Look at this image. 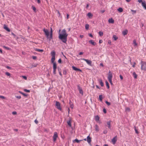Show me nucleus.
<instances>
[{
	"instance_id": "nucleus-35",
	"label": "nucleus",
	"mask_w": 146,
	"mask_h": 146,
	"mask_svg": "<svg viewBox=\"0 0 146 146\" xmlns=\"http://www.w3.org/2000/svg\"><path fill=\"white\" fill-rule=\"evenodd\" d=\"M99 34L100 36H102L103 35V33L101 31L99 32Z\"/></svg>"
},
{
	"instance_id": "nucleus-15",
	"label": "nucleus",
	"mask_w": 146,
	"mask_h": 146,
	"mask_svg": "<svg viewBox=\"0 0 146 146\" xmlns=\"http://www.w3.org/2000/svg\"><path fill=\"white\" fill-rule=\"evenodd\" d=\"M4 29L6 30L8 32H9L10 31V29L9 28L5 25H4Z\"/></svg>"
},
{
	"instance_id": "nucleus-25",
	"label": "nucleus",
	"mask_w": 146,
	"mask_h": 146,
	"mask_svg": "<svg viewBox=\"0 0 146 146\" xmlns=\"http://www.w3.org/2000/svg\"><path fill=\"white\" fill-rule=\"evenodd\" d=\"M133 75L134 76V77L136 79L137 78V75L136 74L135 72H134L133 73Z\"/></svg>"
},
{
	"instance_id": "nucleus-3",
	"label": "nucleus",
	"mask_w": 146,
	"mask_h": 146,
	"mask_svg": "<svg viewBox=\"0 0 146 146\" xmlns=\"http://www.w3.org/2000/svg\"><path fill=\"white\" fill-rule=\"evenodd\" d=\"M51 55L52 56V58L51 59V62H53L55 60V54L56 53L54 50L52 51L51 52Z\"/></svg>"
},
{
	"instance_id": "nucleus-39",
	"label": "nucleus",
	"mask_w": 146,
	"mask_h": 146,
	"mask_svg": "<svg viewBox=\"0 0 146 146\" xmlns=\"http://www.w3.org/2000/svg\"><path fill=\"white\" fill-rule=\"evenodd\" d=\"M131 11L133 13L132 14L133 15L134 14H135L136 12V10H133L131 9Z\"/></svg>"
},
{
	"instance_id": "nucleus-21",
	"label": "nucleus",
	"mask_w": 146,
	"mask_h": 146,
	"mask_svg": "<svg viewBox=\"0 0 146 146\" xmlns=\"http://www.w3.org/2000/svg\"><path fill=\"white\" fill-rule=\"evenodd\" d=\"M87 16L90 18L91 19L93 16V15L91 13H88L87 14Z\"/></svg>"
},
{
	"instance_id": "nucleus-38",
	"label": "nucleus",
	"mask_w": 146,
	"mask_h": 146,
	"mask_svg": "<svg viewBox=\"0 0 146 146\" xmlns=\"http://www.w3.org/2000/svg\"><path fill=\"white\" fill-rule=\"evenodd\" d=\"M133 43L134 44L135 46H137V44L136 42V40L135 39H134L133 40Z\"/></svg>"
},
{
	"instance_id": "nucleus-29",
	"label": "nucleus",
	"mask_w": 146,
	"mask_h": 146,
	"mask_svg": "<svg viewBox=\"0 0 146 146\" xmlns=\"http://www.w3.org/2000/svg\"><path fill=\"white\" fill-rule=\"evenodd\" d=\"M113 38L114 39V40H116L118 38V37L117 36L115 35H113Z\"/></svg>"
},
{
	"instance_id": "nucleus-20",
	"label": "nucleus",
	"mask_w": 146,
	"mask_h": 146,
	"mask_svg": "<svg viewBox=\"0 0 146 146\" xmlns=\"http://www.w3.org/2000/svg\"><path fill=\"white\" fill-rule=\"evenodd\" d=\"M128 32V31L127 30H126L125 31H123L122 32V34L124 35L125 36V35H126Z\"/></svg>"
},
{
	"instance_id": "nucleus-13",
	"label": "nucleus",
	"mask_w": 146,
	"mask_h": 146,
	"mask_svg": "<svg viewBox=\"0 0 146 146\" xmlns=\"http://www.w3.org/2000/svg\"><path fill=\"white\" fill-rule=\"evenodd\" d=\"M111 121H108L106 122L107 126L108 127L111 129Z\"/></svg>"
},
{
	"instance_id": "nucleus-30",
	"label": "nucleus",
	"mask_w": 146,
	"mask_h": 146,
	"mask_svg": "<svg viewBox=\"0 0 146 146\" xmlns=\"http://www.w3.org/2000/svg\"><path fill=\"white\" fill-rule=\"evenodd\" d=\"M134 128L136 133L137 134H138L139 133V132L138 131V129H136V127L135 126H134Z\"/></svg>"
},
{
	"instance_id": "nucleus-58",
	"label": "nucleus",
	"mask_w": 146,
	"mask_h": 146,
	"mask_svg": "<svg viewBox=\"0 0 146 146\" xmlns=\"http://www.w3.org/2000/svg\"><path fill=\"white\" fill-rule=\"evenodd\" d=\"M23 78L25 80L27 79V77L25 76H23Z\"/></svg>"
},
{
	"instance_id": "nucleus-51",
	"label": "nucleus",
	"mask_w": 146,
	"mask_h": 146,
	"mask_svg": "<svg viewBox=\"0 0 146 146\" xmlns=\"http://www.w3.org/2000/svg\"><path fill=\"white\" fill-rule=\"evenodd\" d=\"M58 63H61L62 62V60H61V58H60L58 61Z\"/></svg>"
},
{
	"instance_id": "nucleus-55",
	"label": "nucleus",
	"mask_w": 146,
	"mask_h": 146,
	"mask_svg": "<svg viewBox=\"0 0 146 146\" xmlns=\"http://www.w3.org/2000/svg\"><path fill=\"white\" fill-rule=\"evenodd\" d=\"M105 12V10H102L100 11V12L102 13H103Z\"/></svg>"
},
{
	"instance_id": "nucleus-45",
	"label": "nucleus",
	"mask_w": 146,
	"mask_h": 146,
	"mask_svg": "<svg viewBox=\"0 0 146 146\" xmlns=\"http://www.w3.org/2000/svg\"><path fill=\"white\" fill-rule=\"evenodd\" d=\"M3 47L7 49V50H9L10 49V48H9V47H7L4 46H3Z\"/></svg>"
},
{
	"instance_id": "nucleus-24",
	"label": "nucleus",
	"mask_w": 146,
	"mask_h": 146,
	"mask_svg": "<svg viewBox=\"0 0 146 146\" xmlns=\"http://www.w3.org/2000/svg\"><path fill=\"white\" fill-rule=\"evenodd\" d=\"M64 34H67L66 33V30L65 29H63L62 31V33L61 34H62V35H63Z\"/></svg>"
},
{
	"instance_id": "nucleus-44",
	"label": "nucleus",
	"mask_w": 146,
	"mask_h": 146,
	"mask_svg": "<svg viewBox=\"0 0 146 146\" xmlns=\"http://www.w3.org/2000/svg\"><path fill=\"white\" fill-rule=\"evenodd\" d=\"M15 97L16 98H18V99H20L21 98V97L20 96H15Z\"/></svg>"
},
{
	"instance_id": "nucleus-64",
	"label": "nucleus",
	"mask_w": 146,
	"mask_h": 146,
	"mask_svg": "<svg viewBox=\"0 0 146 146\" xmlns=\"http://www.w3.org/2000/svg\"><path fill=\"white\" fill-rule=\"evenodd\" d=\"M108 43L110 44H111V42L110 40H108Z\"/></svg>"
},
{
	"instance_id": "nucleus-41",
	"label": "nucleus",
	"mask_w": 146,
	"mask_h": 146,
	"mask_svg": "<svg viewBox=\"0 0 146 146\" xmlns=\"http://www.w3.org/2000/svg\"><path fill=\"white\" fill-rule=\"evenodd\" d=\"M32 7L33 8V9L34 10V11L36 12V8L35 7L33 6H32Z\"/></svg>"
},
{
	"instance_id": "nucleus-11",
	"label": "nucleus",
	"mask_w": 146,
	"mask_h": 146,
	"mask_svg": "<svg viewBox=\"0 0 146 146\" xmlns=\"http://www.w3.org/2000/svg\"><path fill=\"white\" fill-rule=\"evenodd\" d=\"M117 139V136H116L114 137L113 139H112L111 141L113 144H114L115 143Z\"/></svg>"
},
{
	"instance_id": "nucleus-6",
	"label": "nucleus",
	"mask_w": 146,
	"mask_h": 146,
	"mask_svg": "<svg viewBox=\"0 0 146 146\" xmlns=\"http://www.w3.org/2000/svg\"><path fill=\"white\" fill-rule=\"evenodd\" d=\"M82 60L85 61L87 63V64L89 65H90V66H92V62L91 61L84 58H83L82 59Z\"/></svg>"
},
{
	"instance_id": "nucleus-26",
	"label": "nucleus",
	"mask_w": 146,
	"mask_h": 146,
	"mask_svg": "<svg viewBox=\"0 0 146 146\" xmlns=\"http://www.w3.org/2000/svg\"><path fill=\"white\" fill-rule=\"evenodd\" d=\"M99 82L101 86L103 87L104 86V84L102 82V79H100L99 80Z\"/></svg>"
},
{
	"instance_id": "nucleus-52",
	"label": "nucleus",
	"mask_w": 146,
	"mask_h": 146,
	"mask_svg": "<svg viewBox=\"0 0 146 146\" xmlns=\"http://www.w3.org/2000/svg\"><path fill=\"white\" fill-rule=\"evenodd\" d=\"M22 94L23 95V96H25V97H27V96H28L27 94H25L23 93Z\"/></svg>"
},
{
	"instance_id": "nucleus-27",
	"label": "nucleus",
	"mask_w": 146,
	"mask_h": 146,
	"mask_svg": "<svg viewBox=\"0 0 146 146\" xmlns=\"http://www.w3.org/2000/svg\"><path fill=\"white\" fill-rule=\"evenodd\" d=\"M95 130L97 132L99 131V127L97 125H95Z\"/></svg>"
},
{
	"instance_id": "nucleus-12",
	"label": "nucleus",
	"mask_w": 146,
	"mask_h": 146,
	"mask_svg": "<svg viewBox=\"0 0 146 146\" xmlns=\"http://www.w3.org/2000/svg\"><path fill=\"white\" fill-rule=\"evenodd\" d=\"M52 63H53V69H57V65L55 62H54V61L53 62H51Z\"/></svg>"
},
{
	"instance_id": "nucleus-1",
	"label": "nucleus",
	"mask_w": 146,
	"mask_h": 146,
	"mask_svg": "<svg viewBox=\"0 0 146 146\" xmlns=\"http://www.w3.org/2000/svg\"><path fill=\"white\" fill-rule=\"evenodd\" d=\"M68 34H64L63 35L59 33L58 38L63 42L65 43L67 41V38Z\"/></svg>"
},
{
	"instance_id": "nucleus-19",
	"label": "nucleus",
	"mask_w": 146,
	"mask_h": 146,
	"mask_svg": "<svg viewBox=\"0 0 146 146\" xmlns=\"http://www.w3.org/2000/svg\"><path fill=\"white\" fill-rule=\"evenodd\" d=\"M108 22L109 23H113L114 22V21L112 18H110L108 20Z\"/></svg>"
},
{
	"instance_id": "nucleus-56",
	"label": "nucleus",
	"mask_w": 146,
	"mask_h": 146,
	"mask_svg": "<svg viewBox=\"0 0 146 146\" xmlns=\"http://www.w3.org/2000/svg\"><path fill=\"white\" fill-rule=\"evenodd\" d=\"M6 68H7V69H11V68L8 66H6Z\"/></svg>"
},
{
	"instance_id": "nucleus-28",
	"label": "nucleus",
	"mask_w": 146,
	"mask_h": 146,
	"mask_svg": "<svg viewBox=\"0 0 146 146\" xmlns=\"http://www.w3.org/2000/svg\"><path fill=\"white\" fill-rule=\"evenodd\" d=\"M106 85L108 89H109L110 88V86L109 85V84L108 82L107 81H106Z\"/></svg>"
},
{
	"instance_id": "nucleus-8",
	"label": "nucleus",
	"mask_w": 146,
	"mask_h": 146,
	"mask_svg": "<svg viewBox=\"0 0 146 146\" xmlns=\"http://www.w3.org/2000/svg\"><path fill=\"white\" fill-rule=\"evenodd\" d=\"M77 87L79 91V93L83 95V91L82 88L79 85L77 86Z\"/></svg>"
},
{
	"instance_id": "nucleus-4",
	"label": "nucleus",
	"mask_w": 146,
	"mask_h": 146,
	"mask_svg": "<svg viewBox=\"0 0 146 146\" xmlns=\"http://www.w3.org/2000/svg\"><path fill=\"white\" fill-rule=\"evenodd\" d=\"M47 38L48 39L49 41H50L51 39L52 38V31L51 28L50 36H48Z\"/></svg>"
},
{
	"instance_id": "nucleus-18",
	"label": "nucleus",
	"mask_w": 146,
	"mask_h": 146,
	"mask_svg": "<svg viewBox=\"0 0 146 146\" xmlns=\"http://www.w3.org/2000/svg\"><path fill=\"white\" fill-rule=\"evenodd\" d=\"M86 139L88 143H90L91 141V139L89 136H87V137Z\"/></svg>"
},
{
	"instance_id": "nucleus-42",
	"label": "nucleus",
	"mask_w": 146,
	"mask_h": 146,
	"mask_svg": "<svg viewBox=\"0 0 146 146\" xmlns=\"http://www.w3.org/2000/svg\"><path fill=\"white\" fill-rule=\"evenodd\" d=\"M63 74L64 75H66L67 74V71L66 70H63Z\"/></svg>"
},
{
	"instance_id": "nucleus-46",
	"label": "nucleus",
	"mask_w": 146,
	"mask_h": 146,
	"mask_svg": "<svg viewBox=\"0 0 146 146\" xmlns=\"http://www.w3.org/2000/svg\"><path fill=\"white\" fill-rule=\"evenodd\" d=\"M53 69V74H55L56 73V69Z\"/></svg>"
},
{
	"instance_id": "nucleus-36",
	"label": "nucleus",
	"mask_w": 146,
	"mask_h": 146,
	"mask_svg": "<svg viewBox=\"0 0 146 146\" xmlns=\"http://www.w3.org/2000/svg\"><path fill=\"white\" fill-rule=\"evenodd\" d=\"M105 103L108 106H110L111 105V103L110 102H108V101H106Z\"/></svg>"
},
{
	"instance_id": "nucleus-57",
	"label": "nucleus",
	"mask_w": 146,
	"mask_h": 146,
	"mask_svg": "<svg viewBox=\"0 0 146 146\" xmlns=\"http://www.w3.org/2000/svg\"><path fill=\"white\" fill-rule=\"evenodd\" d=\"M12 113L13 115H15V114H16L17 113L16 111H13Z\"/></svg>"
},
{
	"instance_id": "nucleus-23",
	"label": "nucleus",
	"mask_w": 146,
	"mask_h": 146,
	"mask_svg": "<svg viewBox=\"0 0 146 146\" xmlns=\"http://www.w3.org/2000/svg\"><path fill=\"white\" fill-rule=\"evenodd\" d=\"M95 120L96 121H98L99 120L100 117L98 115H96L95 117Z\"/></svg>"
},
{
	"instance_id": "nucleus-48",
	"label": "nucleus",
	"mask_w": 146,
	"mask_h": 146,
	"mask_svg": "<svg viewBox=\"0 0 146 146\" xmlns=\"http://www.w3.org/2000/svg\"><path fill=\"white\" fill-rule=\"evenodd\" d=\"M0 98L3 99H5V98L4 96H0Z\"/></svg>"
},
{
	"instance_id": "nucleus-49",
	"label": "nucleus",
	"mask_w": 146,
	"mask_h": 146,
	"mask_svg": "<svg viewBox=\"0 0 146 146\" xmlns=\"http://www.w3.org/2000/svg\"><path fill=\"white\" fill-rule=\"evenodd\" d=\"M108 80H109L110 83L111 84V85H113V83H112V79Z\"/></svg>"
},
{
	"instance_id": "nucleus-9",
	"label": "nucleus",
	"mask_w": 146,
	"mask_h": 146,
	"mask_svg": "<svg viewBox=\"0 0 146 146\" xmlns=\"http://www.w3.org/2000/svg\"><path fill=\"white\" fill-rule=\"evenodd\" d=\"M113 77V74L112 73H111L110 71H109L108 74V80L112 79Z\"/></svg>"
},
{
	"instance_id": "nucleus-61",
	"label": "nucleus",
	"mask_w": 146,
	"mask_h": 146,
	"mask_svg": "<svg viewBox=\"0 0 146 146\" xmlns=\"http://www.w3.org/2000/svg\"><path fill=\"white\" fill-rule=\"evenodd\" d=\"M119 77H120V79L121 80H123V76H122L121 75H120V76H119Z\"/></svg>"
},
{
	"instance_id": "nucleus-17",
	"label": "nucleus",
	"mask_w": 146,
	"mask_h": 146,
	"mask_svg": "<svg viewBox=\"0 0 146 146\" xmlns=\"http://www.w3.org/2000/svg\"><path fill=\"white\" fill-rule=\"evenodd\" d=\"M89 42L94 46H95L96 44V43L94 42L93 40H89Z\"/></svg>"
},
{
	"instance_id": "nucleus-5",
	"label": "nucleus",
	"mask_w": 146,
	"mask_h": 146,
	"mask_svg": "<svg viewBox=\"0 0 146 146\" xmlns=\"http://www.w3.org/2000/svg\"><path fill=\"white\" fill-rule=\"evenodd\" d=\"M58 137V135L57 133L56 132H55L54 133V135L53 137V140L54 141H55L56 140L57 138Z\"/></svg>"
},
{
	"instance_id": "nucleus-50",
	"label": "nucleus",
	"mask_w": 146,
	"mask_h": 146,
	"mask_svg": "<svg viewBox=\"0 0 146 146\" xmlns=\"http://www.w3.org/2000/svg\"><path fill=\"white\" fill-rule=\"evenodd\" d=\"M32 58L34 60H36V58H37V57H36V56H32Z\"/></svg>"
},
{
	"instance_id": "nucleus-63",
	"label": "nucleus",
	"mask_w": 146,
	"mask_h": 146,
	"mask_svg": "<svg viewBox=\"0 0 146 146\" xmlns=\"http://www.w3.org/2000/svg\"><path fill=\"white\" fill-rule=\"evenodd\" d=\"M103 42V41L102 40H100L99 41V43L100 44L101 43Z\"/></svg>"
},
{
	"instance_id": "nucleus-7",
	"label": "nucleus",
	"mask_w": 146,
	"mask_h": 146,
	"mask_svg": "<svg viewBox=\"0 0 146 146\" xmlns=\"http://www.w3.org/2000/svg\"><path fill=\"white\" fill-rule=\"evenodd\" d=\"M56 108L57 109H58L60 110H61L62 109L60 106V104L59 102L57 101L56 102Z\"/></svg>"
},
{
	"instance_id": "nucleus-59",
	"label": "nucleus",
	"mask_w": 146,
	"mask_h": 146,
	"mask_svg": "<svg viewBox=\"0 0 146 146\" xmlns=\"http://www.w3.org/2000/svg\"><path fill=\"white\" fill-rule=\"evenodd\" d=\"M89 36L91 37H93V35L91 34H89Z\"/></svg>"
},
{
	"instance_id": "nucleus-62",
	"label": "nucleus",
	"mask_w": 146,
	"mask_h": 146,
	"mask_svg": "<svg viewBox=\"0 0 146 146\" xmlns=\"http://www.w3.org/2000/svg\"><path fill=\"white\" fill-rule=\"evenodd\" d=\"M11 34L13 35L14 36V37L15 38L16 36V35H15L14 33H11Z\"/></svg>"
},
{
	"instance_id": "nucleus-43",
	"label": "nucleus",
	"mask_w": 146,
	"mask_h": 146,
	"mask_svg": "<svg viewBox=\"0 0 146 146\" xmlns=\"http://www.w3.org/2000/svg\"><path fill=\"white\" fill-rule=\"evenodd\" d=\"M24 91L25 92H30V90H27L26 89H24Z\"/></svg>"
},
{
	"instance_id": "nucleus-40",
	"label": "nucleus",
	"mask_w": 146,
	"mask_h": 146,
	"mask_svg": "<svg viewBox=\"0 0 146 146\" xmlns=\"http://www.w3.org/2000/svg\"><path fill=\"white\" fill-rule=\"evenodd\" d=\"M5 74L7 76H10L11 75L8 72H6L5 73Z\"/></svg>"
},
{
	"instance_id": "nucleus-31",
	"label": "nucleus",
	"mask_w": 146,
	"mask_h": 146,
	"mask_svg": "<svg viewBox=\"0 0 146 146\" xmlns=\"http://www.w3.org/2000/svg\"><path fill=\"white\" fill-rule=\"evenodd\" d=\"M117 10L120 13L122 12L123 11V9L121 7L119 8Z\"/></svg>"
},
{
	"instance_id": "nucleus-16",
	"label": "nucleus",
	"mask_w": 146,
	"mask_h": 146,
	"mask_svg": "<svg viewBox=\"0 0 146 146\" xmlns=\"http://www.w3.org/2000/svg\"><path fill=\"white\" fill-rule=\"evenodd\" d=\"M82 141V140H79L78 139H76L74 140H73V142L74 143H80V141Z\"/></svg>"
},
{
	"instance_id": "nucleus-10",
	"label": "nucleus",
	"mask_w": 146,
	"mask_h": 146,
	"mask_svg": "<svg viewBox=\"0 0 146 146\" xmlns=\"http://www.w3.org/2000/svg\"><path fill=\"white\" fill-rule=\"evenodd\" d=\"M43 31L44 32L45 35L46 36V37H48L49 35V32L47 29H46L44 28Z\"/></svg>"
},
{
	"instance_id": "nucleus-47",
	"label": "nucleus",
	"mask_w": 146,
	"mask_h": 146,
	"mask_svg": "<svg viewBox=\"0 0 146 146\" xmlns=\"http://www.w3.org/2000/svg\"><path fill=\"white\" fill-rule=\"evenodd\" d=\"M103 111L105 113H106L107 112L105 108L103 109Z\"/></svg>"
},
{
	"instance_id": "nucleus-54",
	"label": "nucleus",
	"mask_w": 146,
	"mask_h": 146,
	"mask_svg": "<svg viewBox=\"0 0 146 146\" xmlns=\"http://www.w3.org/2000/svg\"><path fill=\"white\" fill-rule=\"evenodd\" d=\"M70 107L72 108L73 109V108L74 106L72 104H70Z\"/></svg>"
},
{
	"instance_id": "nucleus-37",
	"label": "nucleus",
	"mask_w": 146,
	"mask_h": 146,
	"mask_svg": "<svg viewBox=\"0 0 146 146\" xmlns=\"http://www.w3.org/2000/svg\"><path fill=\"white\" fill-rule=\"evenodd\" d=\"M67 123H68V125L69 126H70V127H71V123L70 121L69 120L67 122Z\"/></svg>"
},
{
	"instance_id": "nucleus-14",
	"label": "nucleus",
	"mask_w": 146,
	"mask_h": 146,
	"mask_svg": "<svg viewBox=\"0 0 146 146\" xmlns=\"http://www.w3.org/2000/svg\"><path fill=\"white\" fill-rule=\"evenodd\" d=\"M142 5V6L145 9H146V3L145 1H143L141 3Z\"/></svg>"
},
{
	"instance_id": "nucleus-33",
	"label": "nucleus",
	"mask_w": 146,
	"mask_h": 146,
	"mask_svg": "<svg viewBox=\"0 0 146 146\" xmlns=\"http://www.w3.org/2000/svg\"><path fill=\"white\" fill-rule=\"evenodd\" d=\"M99 98L100 100L102 101V100L103 98H102V95H100L99 96Z\"/></svg>"
},
{
	"instance_id": "nucleus-32",
	"label": "nucleus",
	"mask_w": 146,
	"mask_h": 146,
	"mask_svg": "<svg viewBox=\"0 0 146 146\" xmlns=\"http://www.w3.org/2000/svg\"><path fill=\"white\" fill-rule=\"evenodd\" d=\"M89 25L88 24H87L85 25V29L86 30H88L89 29Z\"/></svg>"
},
{
	"instance_id": "nucleus-2",
	"label": "nucleus",
	"mask_w": 146,
	"mask_h": 146,
	"mask_svg": "<svg viewBox=\"0 0 146 146\" xmlns=\"http://www.w3.org/2000/svg\"><path fill=\"white\" fill-rule=\"evenodd\" d=\"M141 70H146V62L142 61L141 62Z\"/></svg>"
},
{
	"instance_id": "nucleus-22",
	"label": "nucleus",
	"mask_w": 146,
	"mask_h": 146,
	"mask_svg": "<svg viewBox=\"0 0 146 146\" xmlns=\"http://www.w3.org/2000/svg\"><path fill=\"white\" fill-rule=\"evenodd\" d=\"M35 50L36 51L40 52H42L44 51V50L43 49H40L37 48H36Z\"/></svg>"
},
{
	"instance_id": "nucleus-53",
	"label": "nucleus",
	"mask_w": 146,
	"mask_h": 146,
	"mask_svg": "<svg viewBox=\"0 0 146 146\" xmlns=\"http://www.w3.org/2000/svg\"><path fill=\"white\" fill-rule=\"evenodd\" d=\"M107 132H108L107 130H105L103 131V133L104 134H106L107 133Z\"/></svg>"
},
{
	"instance_id": "nucleus-34",
	"label": "nucleus",
	"mask_w": 146,
	"mask_h": 146,
	"mask_svg": "<svg viewBox=\"0 0 146 146\" xmlns=\"http://www.w3.org/2000/svg\"><path fill=\"white\" fill-rule=\"evenodd\" d=\"M72 68L73 70H75V71H77L78 68L73 66H72Z\"/></svg>"
},
{
	"instance_id": "nucleus-60",
	"label": "nucleus",
	"mask_w": 146,
	"mask_h": 146,
	"mask_svg": "<svg viewBox=\"0 0 146 146\" xmlns=\"http://www.w3.org/2000/svg\"><path fill=\"white\" fill-rule=\"evenodd\" d=\"M35 122L36 124H37L38 123V121L37 120H36V119L35 120Z\"/></svg>"
}]
</instances>
